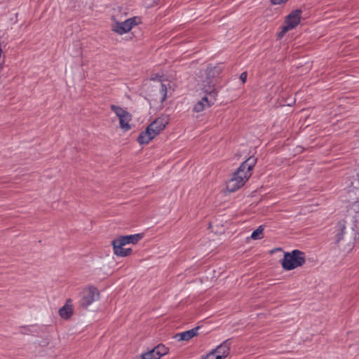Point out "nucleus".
Wrapping results in <instances>:
<instances>
[{"label": "nucleus", "mask_w": 359, "mask_h": 359, "mask_svg": "<svg viewBox=\"0 0 359 359\" xmlns=\"http://www.w3.org/2000/svg\"><path fill=\"white\" fill-rule=\"evenodd\" d=\"M335 228L334 243L344 250L351 249L358 235L356 225L353 223H347L345 220H341Z\"/></svg>", "instance_id": "1"}, {"label": "nucleus", "mask_w": 359, "mask_h": 359, "mask_svg": "<svg viewBox=\"0 0 359 359\" xmlns=\"http://www.w3.org/2000/svg\"><path fill=\"white\" fill-rule=\"evenodd\" d=\"M306 262L305 254L299 250L290 252H285L283 259L280 261L283 269L291 271L302 266Z\"/></svg>", "instance_id": "2"}, {"label": "nucleus", "mask_w": 359, "mask_h": 359, "mask_svg": "<svg viewBox=\"0 0 359 359\" xmlns=\"http://www.w3.org/2000/svg\"><path fill=\"white\" fill-rule=\"evenodd\" d=\"M250 178L249 174L238 172V168L233 172L232 177L226 182V189L229 192H234L241 188Z\"/></svg>", "instance_id": "3"}, {"label": "nucleus", "mask_w": 359, "mask_h": 359, "mask_svg": "<svg viewBox=\"0 0 359 359\" xmlns=\"http://www.w3.org/2000/svg\"><path fill=\"white\" fill-rule=\"evenodd\" d=\"M100 293L98 290L94 286H90L83 292V297L80 301V305L86 309L96 299H98Z\"/></svg>", "instance_id": "4"}, {"label": "nucleus", "mask_w": 359, "mask_h": 359, "mask_svg": "<svg viewBox=\"0 0 359 359\" xmlns=\"http://www.w3.org/2000/svg\"><path fill=\"white\" fill-rule=\"evenodd\" d=\"M168 123L169 119L166 116H161L152 121L148 127L150 130L152 131V134L156 137L165 129Z\"/></svg>", "instance_id": "5"}, {"label": "nucleus", "mask_w": 359, "mask_h": 359, "mask_svg": "<svg viewBox=\"0 0 359 359\" xmlns=\"http://www.w3.org/2000/svg\"><path fill=\"white\" fill-rule=\"evenodd\" d=\"M231 345V339H226L210 353H213L215 356H218L219 358V359H222L229 354Z\"/></svg>", "instance_id": "6"}, {"label": "nucleus", "mask_w": 359, "mask_h": 359, "mask_svg": "<svg viewBox=\"0 0 359 359\" xmlns=\"http://www.w3.org/2000/svg\"><path fill=\"white\" fill-rule=\"evenodd\" d=\"M257 158L252 156L243 162L238 167V172H243L244 174H249L250 177L252 175V170L257 163Z\"/></svg>", "instance_id": "7"}, {"label": "nucleus", "mask_w": 359, "mask_h": 359, "mask_svg": "<svg viewBox=\"0 0 359 359\" xmlns=\"http://www.w3.org/2000/svg\"><path fill=\"white\" fill-rule=\"evenodd\" d=\"M59 315L64 320H69L74 314L73 305L72 304V299H68L65 304L59 309Z\"/></svg>", "instance_id": "8"}, {"label": "nucleus", "mask_w": 359, "mask_h": 359, "mask_svg": "<svg viewBox=\"0 0 359 359\" xmlns=\"http://www.w3.org/2000/svg\"><path fill=\"white\" fill-rule=\"evenodd\" d=\"M302 13V11L299 8L291 12L286 17L285 23L288 25L292 24L294 25V28L296 27L300 22Z\"/></svg>", "instance_id": "9"}, {"label": "nucleus", "mask_w": 359, "mask_h": 359, "mask_svg": "<svg viewBox=\"0 0 359 359\" xmlns=\"http://www.w3.org/2000/svg\"><path fill=\"white\" fill-rule=\"evenodd\" d=\"M200 327H201L197 326L189 330L177 333L175 335V338L177 339L179 341H189L198 334V330Z\"/></svg>", "instance_id": "10"}, {"label": "nucleus", "mask_w": 359, "mask_h": 359, "mask_svg": "<svg viewBox=\"0 0 359 359\" xmlns=\"http://www.w3.org/2000/svg\"><path fill=\"white\" fill-rule=\"evenodd\" d=\"M154 137L155 136L152 134V131H151L147 126L144 131H142L140 133L137 140L140 144H148Z\"/></svg>", "instance_id": "11"}, {"label": "nucleus", "mask_w": 359, "mask_h": 359, "mask_svg": "<svg viewBox=\"0 0 359 359\" xmlns=\"http://www.w3.org/2000/svg\"><path fill=\"white\" fill-rule=\"evenodd\" d=\"M222 67H221L219 65L215 66H212L211 65H209L205 71L207 79L210 80L212 79L219 76V75L222 73Z\"/></svg>", "instance_id": "12"}, {"label": "nucleus", "mask_w": 359, "mask_h": 359, "mask_svg": "<svg viewBox=\"0 0 359 359\" xmlns=\"http://www.w3.org/2000/svg\"><path fill=\"white\" fill-rule=\"evenodd\" d=\"M118 238L124 243L125 245L126 244H129V243L136 244L143 238V233H136V234L128 235V236H118Z\"/></svg>", "instance_id": "13"}, {"label": "nucleus", "mask_w": 359, "mask_h": 359, "mask_svg": "<svg viewBox=\"0 0 359 359\" xmlns=\"http://www.w3.org/2000/svg\"><path fill=\"white\" fill-rule=\"evenodd\" d=\"M131 29V25H129L126 20L123 22H116L112 25L111 28L112 31L118 34H125L129 32Z\"/></svg>", "instance_id": "14"}, {"label": "nucleus", "mask_w": 359, "mask_h": 359, "mask_svg": "<svg viewBox=\"0 0 359 359\" xmlns=\"http://www.w3.org/2000/svg\"><path fill=\"white\" fill-rule=\"evenodd\" d=\"M111 245H113L114 253L118 257H122L124 255V243L120 240L118 237L114 239L111 241Z\"/></svg>", "instance_id": "15"}, {"label": "nucleus", "mask_w": 359, "mask_h": 359, "mask_svg": "<svg viewBox=\"0 0 359 359\" xmlns=\"http://www.w3.org/2000/svg\"><path fill=\"white\" fill-rule=\"evenodd\" d=\"M168 348H167L165 346L162 344H159L153 348L151 351L156 359H160L162 356L168 353Z\"/></svg>", "instance_id": "16"}, {"label": "nucleus", "mask_w": 359, "mask_h": 359, "mask_svg": "<svg viewBox=\"0 0 359 359\" xmlns=\"http://www.w3.org/2000/svg\"><path fill=\"white\" fill-rule=\"evenodd\" d=\"M120 128L123 131H128L131 127L129 122L132 120V114L129 112L126 116H121L119 118Z\"/></svg>", "instance_id": "17"}, {"label": "nucleus", "mask_w": 359, "mask_h": 359, "mask_svg": "<svg viewBox=\"0 0 359 359\" xmlns=\"http://www.w3.org/2000/svg\"><path fill=\"white\" fill-rule=\"evenodd\" d=\"M110 109L113 112H114L116 114V115L118 117V118L121 116H126V114L128 113V111H126V110L123 109L122 107L115 105V104H111L110 106Z\"/></svg>", "instance_id": "18"}, {"label": "nucleus", "mask_w": 359, "mask_h": 359, "mask_svg": "<svg viewBox=\"0 0 359 359\" xmlns=\"http://www.w3.org/2000/svg\"><path fill=\"white\" fill-rule=\"evenodd\" d=\"M264 227L262 225L259 226L251 234V238L254 240H257L263 238Z\"/></svg>", "instance_id": "19"}, {"label": "nucleus", "mask_w": 359, "mask_h": 359, "mask_svg": "<svg viewBox=\"0 0 359 359\" xmlns=\"http://www.w3.org/2000/svg\"><path fill=\"white\" fill-rule=\"evenodd\" d=\"M134 359H156V358L150 350L147 352L140 354V355H136Z\"/></svg>", "instance_id": "20"}, {"label": "nucleus", "mask_w": 359, "mask_h": 359, "mask_svg": "<svg viewBox=\"0 0 359 359\" xmlns=\"http://www.w3.org/2000/svg\"><path fill=\"white\" fill-rule=\"evenodd\" d=\"M210 99V102H212L214 104L215 101L216 100V97L217 96V91L215 89V86H212V89L208 92V95Z\"/></svg>", "instance_id": "21"}, {"label": "nucleus", "mask_w": 359, "mask_h": 359, "mask_svg": "<svg viewBox=\"0 0 359 359\" xmlns=\"http://www.w3.org/2000/svg\"><path fill=\"white\" fill-rule=\"evenodd\" d=\"M208 108L207 106H205L203 102H202L201 100L198 101L194 107V111L196 112H201L203 111L205 109Z\"/></svg>", "instance_id": "22"}, {"label": "nucleus", "mask_w": 359, "mask_h": 359, "mask_svg": "<svg viewBox=\"0 0 359 359\" xmlns=\"http://www.w3.org/2000/svg\"><path fill=\"white\" fill-rule=\"evenodd\" d=\"M126 21L128 22L129 25H131V28H133L134 25H137L141 22V19L139 17H133L127 19Z\"/></svg>", "instance_id": "23"}, {"label": "nucleus", "mask_w": 359, "mask_h": 359, "mask_svg": "<svg viewBox=\"0 0 359 359\" xmlns=\"http://www.w3.org/2000/svg\"><path fill=\"white\" fill-rule=\"evenodd\" d=\"M161 93L163 95L161 102H163L166 99V97H167V87L163 83H161Z\"/></svg>", "instance_id": "24"}, {"label": "nucleus", "mask_w": 359, "mask_h": 359, "mask_svg": "<svg viewBox=\"0 0 359 359\" xmlns=\"http://www.w3.org/2000/svg\"><path fill=\"white\" fill-rule=\"evenodd\" d=\"M201 101L202 102H203V104H205V106H207L208 107H211L212 104H214L212 102H210V99L209 97L205 95L203 97H202V99L201 100Z\"/></svg>", "instance_id": "25"}, {"label": "nucleus", "mask_w": 359, "mask_h": 359, "mask_svg": "<svg viewBox=\"0 0 359 359\" xmlns=\"http://www.w3.org/2000/svg\"><path fill=\"white\" fill-rule=\"evenodd\" d=\"M218 356H215L213 353H209L206 355H204L201 358V359H219Z\"/></svg>", "instance_id": "26"}, {"label": "nucleus", "mask_w": 359, "mask_h": 359, "mask_svg": "<svg viewBox=\"0 0 359 359\" xmlns=\"http://www.w3.org/2000/svg\"><path fill=\"white\" fill-rule=\"evenodd\" d=\"M292 29H294V25H292V24H290V25L286 24V25H285L283 27L282 32L285 34L289 30H291Z\"/></svg>", "instance_id": "27"}, {"label": "nucleus", "mask_w": 359, "mask_h": 359, "mask_svg": "<svg viewBox=\"0 0 359 359\" xmlns=\"http://www.w3.org/2000/svg\"><path fill=\"white\" fill-rule=\"evenodd\" d=\"M288 0H270V2L272 5H280L285 4Z\"/></svg>", "instance_id": "28"}, {"label": "nucleus", "mask_w": 359, "mask_h": 359, "mask_svg": "<svg viewBox=\"0 0 359 359\" xmlns=\"http://www.w3.org/2000/svg\"><path fill=\"white\" fill-rule=\"evenodd\" d=\"M248 74L246 72H243L240 76V79L243 83H244L247 80Z\"/></svg>", "instance_id": "29"}, {"label": "nucleus", "mask_w": 359, "mask_h": 359, "mask_svg": "<svg viewBox=\"0 0 359 359\" xmlns=\"http://www.w3.org/2000/svg\"><path fill=\"white\" fill-rule=\"evenodd\" d=\"M208 83H210V81H208ZM211 89H212V86H211L210 84H209L208 86H205L203 87V90L206 93L205 95H208V92H210Z\"/></svg>", "instance_id": "30"}, {"label": "nucleus", "mask_w": 359, "mask_h": 359, "mask_svg": "<svg viewBox=\"0 0 359 359\" xmlns=\"http://www.w3.org/2000/svg\"><path fill=\"white\" fill-rule=\"evenodd\" d=\"M132 249L131 248H124L123 253L124 255H122V257H127L130 255L132 253Z\"/></svg>", "instance_id": "31"}, {"label": "nucleus", "mask_w": 359, "mask_h": 359, "mask_svg": "<svg viewBox=\"0 0 359 359\" xmlns=\"http://www.w3.org/2000/svg\"><path fill=\"white\" fill-rule=\"evenodd\" d=\"M282 250H283V249L281 248H274V249L271 250L270 251V253L273 254L276 251H282Z\"/></svg>", "instance_id": "32"}, {"label": "nucleus", "mask_w": 359, "mask_h": 359, "mask_svg": "<svg viewBox=\"0 0 359 359\" xmlns=\"http://www.w3.org/2000/svg\"><path fill=\"white\" fill-rule=\"evenodd\" d=\"M285 34L283 33L282 31L280 32L278 34V39H281Z\"/></svg>", "instance_id": "33"}]
</instances>
